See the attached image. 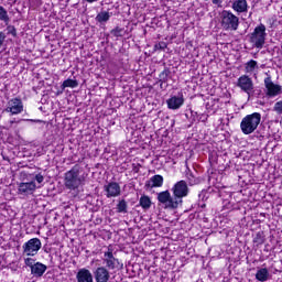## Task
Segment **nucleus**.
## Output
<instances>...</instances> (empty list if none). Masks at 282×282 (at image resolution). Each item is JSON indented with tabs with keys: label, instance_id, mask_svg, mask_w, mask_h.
Segmentation results:
<instances>
[{
	"label": "nucleus",
	"instance_id": "f257e3e1",
	"mask_svg": "<svg viewBox=\"0 0 282 282\" xmlns=\"http://www.w3.org/2000/svg\"><path fill=\"white\" fill-rule=\"evenodd\" d=\"M82 169L78 164H75L64 174V185L68 191H76L83 184V177L80 176Z\"/></svg>",
	"mask_w": 282,
	"mask_h": 282
},
{
	"label": "nucleus",
	"instance_id": "f03ea898",
	"mask_svg": "<svg viewBox=\"0 0 282 282\" xmlns=\"http://www.w3.org/2000/svg\"><path fill=\"white\" fill-rule=\"evenodd\" d=\"M259 124H261V113L253 112L242 118L240 129L245 135H250L257 131Z\"/></svg>",
	"mask_w": 282,
	"mask_h": 282
},
{
	"label": "nucleus",
	"instance_id": "7ed1b4c3",
	"mask_svg": "<svg viewBox=\"0 0 282 282\" xmlns=\"http://www.w3.org/2000/svg\"><path fill=\"white\" fill-rule=\"evenodd\" d=\"M219 17L223 30L226 32H237L239 30V17L235 15L232 11L223 10Z\"/></svg>",
	"mask_w": 282,
	"mask_h": 282
},
{
	"label": "nucleus",
	"instance_id": "20e7f679",
	"mask_svg": "<svg viewBox=\"0 0 282 282\" xmlns=\"http://www.w3.org/2000/svg\"><path fill=\"white\" fill-rule=\"evenodd\" d=\"M171 192L178 207H182L184 197L188 196V183L186 181H178L171 188Z\"/></svg>",
	"mask_w": 282,
	"mask_h": 282
},
{
	"label": "nucleus",
	"instance_id": "39448f33",
	"mask_svg": "<svg viewBox=\"0 0 282 282\" xmlns=\"http://www.w3.org/2000/svg\"><path fill=\"white\" fill-rule=\"evenodd\" d=\"M265 25L260 24L256 26L254 31L250 35V43L258 50H261L265 45Z\"/></svg>",
	"mask_w": 282,
	"mask_h": 282
},
{
	"label": "nucleus",
	"instance_id": "423d86ee",
	"mask_svg": "<svg viewBox=\"0 0 282 282\" xmlns=\"http://www.w3.org/2000/svg\"><path fill=\"white\" fill-rule=\"evenodd\" d=\"M102 263L105 264L104 268L108 271L120 270V268H122L120 260L113 257V249L111 247H108V250L104 252Z\"/></svg>",
	"mask_w": 282,
	"mask_h": 282
},
{
	"label": "nucleus",
	"instance_id": "0eeeda50",
	"mask_svg": "<svg viewBox=\"0 0 282 282\" xmlns=\"http://www.w3.org/2000/svg\"><path fill=\"white\" fill-rule=\"evenodd\" d=\"M158 202L163 204L167 210H177L180 205L176 203L174 196H171V192L164 191L158 194Z\"/></svg>",
	"mask_w": 282,
	"mask_h": 282
},
{
	"label": "nucleus",
	"instance_id": "6e6552de",
	"mask_svg": "<svg viewBox=\"0 0 282 282\" xmlns=\"http://www.w3.org/2000/svg\"><path fill=\"white\" fill-rule=\"evenodd\" d=\"M41 248L42 243L39 238H32L22 246L23 254H26V257H36Z\"/></svg>",
	"mask_w": 282,
	"mask_h": 282
},
{
	"label": "nucleus",
	"instance_id": "1a4fd4ad",
	"mask_svg": "<svg viewBox=\"0 0 282 282\" xmlns=\"http://www.w3.org/2000/svg\"><path fill=\"white\" fill-rule=\"evenodd\" d=\"M237 87L241 89V91H245L249 97L254 94V83L252 82V78L248 75H241L237 80Z\"/></svg>",
	"mask_w": 282,
	"mask_h": 282
},
{
	"label": "nucleus",
	"instance_id": "9d476101",
	"mask_svg": "<svg viewBox=\"0 0 282 282\" xmlns=\"http://www.w3.org/2000/svg\"><path fill=\"white\" fill-rule=\"evenodd\" d=\"M264 87L267 89L265 94L269 98H274V96L282 94L281 85L272 83V76L270 75L264 79Z\"/></svg>",
	"mask_w": 282,
	"mask_h": 282
},
{
	"label": "nucleus",
	"instance_id": "9b49d317",
	"mask_svg": "<svg viewBox=\"0 0 282 282\" xmlns=\"http://www.w3.org/2000/svg\"><path fill=\"white\" fill-rule=\"evenodd\" d=\"M93 276L96 282H109L111 279V273L109 272V269L107 267H97L93 271Z\"/></svg>",
	"mask_w": 282,
	"mask_h": 282
},
{
	"label": "nucleus",
	"instance_id": "f8f14e48",
	"mask_svg": "<svg viewBox=\"0 0 282 282\" xmlns=\"http://www.w3.org/2000/svg\"><path fill=\"white\" fill-rule=\"evenodd\" d=\"M7 113H12L15 116L17 113H21L23 111V101L19 98H13L8 102L7 108L4 109Z\"/></svg>",
	"mask_w": 282,
	"mask_h": 282
},
{
	"label": "nucleus",
	"instance_id": "ddd939ff",
	"mask_svg": "<svg viewBox=\"0 0 282 282\" xmlns=\"http://www.w3.org/2000/svg\"><path fill=\"white\" fill-rule=\"evenodd\" d=\"M167 109L176 110L184 105V94L180 91L177 96H172L166 100Z\"/></svg>",
	"mask_w": 282,
	"mask_h": 282
},
{
	"label": "nucleus",
	"instance_id": "4468645a",
	"mask_svg": "<svg viewBox=\"0 0 282 282\" xmlns=\"http://www.w3.org/2000/svg\"><path fill=\"white\" fill-rule=\"evenodd\" d=\"M104 191L106 192V197H119L121 189L120 184L116 182H110L107 185L104 186Z\"/></svg>",
	"mask_w": 282,
	"mask_h": 282
},
{
	"label": "nucleus",
	"instance_id": "2eb2a0df",
	"mask_svg": "<svg viewBox=\"0 0 282 282\" xmlns=\"http://www.w3.org/2000/svg\"><path fill=\"white\" fill-rule=\"evenodd\" d=\"M34 191H36V183L34 181L20 183L18 186L20 195H33Z\"/></svg>",
	"mask_w": 282,
	"mask_h": 282
},
{
	"label": "nucleus",
	"instance_id": "dca6fc26",
	"mask_svg": "<svg viewBox=\"0 0 282 282\" xmlns=\"http://www.w3.org/2000/svg\"><path fill=\"white\" fill-rule=\"evenodd\" d=\"M76 280L77 282H94V274H91L89 269L83 268L78 270Z\"/></svg>",
	"mask_w": 282,
	"mask_h": 282
},
{
	"label": "nucleus",
	"instance_id": "f3484780",
	"mask_svg": "<svg viewBox=\"0 0 282 282\" xmlns=\"http://www.w3.org/2000/svg\"><path fill=\"white\" fill-rule=\"evenodd\" d=\"M164 184V177L160 174L152 176L145 183V188H160Z\"/></svg>",
	"mask_w": 282,
	"mask_h": 282
},
{
	"label": "nucleus",
	"instance_id": "a211bd4d",
	"mask_svg": "<svg viewBox=\"0 0 282 282\" xmlns=\"http://www.w3.org/2000/svg\"><path fill=\"white\" fill-rule=\"evenodd\" d=\"M47 271V265L41 263V262H35V264L31 268V274L33 276H36L37 279H41Z\"/></svg>",
	"mask_w": 282,
	"mask_h": 282
},
{
	"label": "nucleus",
	"instance_id": "6ab92c4d",
	"mask_svg": "<svg viewBox=\"0 0 282 282\" xmlns=\"http://www.w3.org/2000/svg\"><path fill=\"white\" fill-rule=\"evenodd\" d=\"M231 8H232V10H235V12H238L239 14H241L243 12H248V1L236 0L232 2Z\"/></svg>",
	"mask_w": 282,
	"mask_h": 282
},
{
	"label": "nucleus",
	"instance_id": "aec40b11",
	"mask_svg": "<svg viewBox=\"0 0 282 282\" xmlns=\"http://www.w3.org/2000/svg\"><path fill=\"white\" fill-rule=\"evenodd\" d=\"M257 281L265 282L270 279V271H268V268H261L258 269L256 273Z\"/></svg>",
	"mask_w": 282,
	"mask_h": 282
},
{
	"label": "nucleus",
	"instance_id": "412c9836",
	"mask_svg": "<svg viewBox=\"0 0 282 282\" xmlns=\"http://www.w3.org/2000/svg\"><path fill=\"white\" fill-rule=\"evenodd\" d=\"M186 177L189 186H197L202 184V182H204V178L202 176H197L193 173H187Z\"/></svg>",
	"mask_w": 282,
	"mask_h": 282
},
{
	"label": "nucleus",
	"instance_id": "4be33fe9",
	"mask_svg": "<svg viewBox=\"0 0 282 282\" xmlns=\"http://www.w3.org/2000/svg\"><path fill=\"white\" fill-rule=\"evenodd\" d=\"M109 19H111V13H109V11H100L95 18L97 23H107Z\"/></svg>",
	"mask_w": 282,
	"mask_h": 282
},
{
	"label": "nucleus",
	"instance_id": "5701e85b",
	"mask_svg": "<svg viewBox=\"0 0 282 282\" xmlns=\"http://www.w3.org/2000/svg\"><path fill=\"white\" fill-rule=\"evenodd\" d=\"M169 78H171V68L164 67L159 74L158 83H169Z\"/></svg>",
	"mask_w": 282,
	"mask_h": 282
},
{
	"label": "nucleus",
	"instance_id": "b1692460",
	"mask_svg": "<svg viewBox=\"0 0 282 282\" xmlns=\"http://www.w3.org/2000/svg\"><path fill=\"white\" fill-rule=\"evenodd\" d=\"M151 197L147 195H142L140 197L139 205L141 206V208H143V210H149V208H151Z\"/></svg>",
	"mask_w": 282,
	"mask_h": 282
},
{
	"label": "nucleus",
	"instance_id": "393cba45",
	"mask_svg": "<svg viewBox=\"0 0 282 282\" xmlns=\"http://www.w3.org/2000/svg\"><path fill=\"white\" fill-rule=\"evenodd\" d=\"M67 87L75 89V87H78V80H76V79L64 80L63 84L61 85L62 91H65V89H67Z\"/></svg>",
	"mask_w": 282,
	"mask_h": 282
},
{
	"label": "nucleus",
	"instance_id": "a878e982",
	"mask_svg": "<svg viewBox=\"0 0 282 282\" xmlns=\"http://www.w3.org/2000/svg\"><path fill=\"white\" fill-rule=\"evenodd\" d=\"M257 67H259L257 61L251 59L246 63L245 72H246V74H252V72H254V69H257Z\"/></svg>",
	"mask_w": 282,
	"mask_h": 282
},
{
	"label": "nucleus",
	"instance_id": "bb28decb",
	"mask_svg": "<svg viewBox=\"0 0 282 282\" xmlns=\"http://www.w3.org/2000/svg\"><path fill=\"white\" fill-rule=\"evenodd\" d=\"M127 208H129V205L127 204V200L126 199L119 200V203L117 204V213L127 214L128 213Z\"/></svg>",
	"mask_w": 282,
	"mask_h": 282
},
{
	"label": "nucleus",
	"instance_id": "cd10ccee",
	"mask_svg": "<svg viewBox=\"0 0 282 282\" xmlns=\"http://www.w3.org/2000/svg\"><path fill=\"white\" fill-rule=\"evenodd\" d=\"M253 243H256L257 246H263V243H265V237L263 236V231H259L256 234L253 238Z\"/></svg>",
	"mask_w": 282,
	"mask_h": 282
},
{
	"label": "nucleus",
	"instance_id": "c85d7f7f",
	"mask_svg": "<svg viewBox=\"0 0 282 282\" xmlns=\"http://www.w3.org/2000/svg\"><path fill=\"white\" fill-rule=\"evenodd\" d=\"M0 21H3L4 23H10V15H8V10L6 8L0 6Z\"/></svg>",
	"mask_w": 282,
	"mask_h": 282
},
{
	"label": "nucleus",
	"instance_id": "c756f323",
	"mask_svg": "<svg viewBox=\"0 0 282 282\" xmlns=\"http://www.w3.org/2000/svg\"><path fill=\"white\" fill-rule=\"evenodd\" d=\"M122 32H124V29L117 26L110 31V34H112V36H116L118 39L120 36H124Z\"/></svg>",
	"mask_w": 282,
	"mask_h": 282
},
{
	"label": "nucleus",
	"instance_id": "7c9ffc66",
	"mask_svg": "<svg viewBox=\"0 0 282 282\" xmlns=\"http://www.w3.org/2000/svg\"><path fill=\"white\" fill-rule=\"evenodd\" d=\"M273 111H276L279 116L282 115V100L274 104Z\"/></svg>",
	"mask_w": 282,
	"mask_h": 282
},
{
	"label": "nucleus",
	"instance_id": "2f4dec72",
	"mask_svg": "<svg viewBox=\"0 0 282 282\" xmlns=\"http://www.w3.org/2000/svg\"><path fill=\"white\" fill-rule=\"evenodd\" d=\"M34 261H35V260L32 259V258H26V259H24L25 265H28V268H31V270H32V268L35 265V262H34Z\"/></svg>",
	"mask_w": 282,
	"mask_h": 282
},
{
	"label": "nucleus",
	"instance_id": "473e14b6",
	"mask_svg": "<svg viewBox=\"0 0 282 282\" xmlns=\"http://www.w3.org/2000/svg\"><path fill=\"white\" fill-rule=\"evenodd\" d=\"M167 44L166 42H159L158 44L154 45V50H166Z\"/></svg>",
	"mask_w": 282,
	"mask_h": 282
},
{
	"label": "nucleus",
	"instance_id": "72a5a7b5",
	"mask_svg": "<svg viewBox=\"0 0 282 282\" xmlns=\"http://www.w3.org/2000/svg\"><path fill=\"white\" fill-rule=\"evenodd\" d=\"M8 34H12L14 37H17V28L14 25L7 26Z\"/></svg>",
	"mask_w": 282,
	"mask_h": 282
},
{
	"label": "nucleus",
	"instance_id": "f704fd0d",
	"mask_svg": "<svg viewBox=\"0 0 282 282\" xmlns=\"http://www.w3.org/2000/svg\"><path fill=\"white\" fill-rule=\"evenodd\" d=\"M34 180L37 182V184H43L45 176H43L41 173H39L35 175Z\"/></svg>",
	"mask_w": 282,
	"mask_h": 282
},
{
	"label": "nucleus",
	"instance_id": "c9c22d12",
	"mask_svg": "<svg viewBox=\"0 0 282 282\" xmlns=\"http://www.w3.org/2000/svg\"><path fill=\"white\" fill-rule=\"evenodd\" d=\"M4 42H6V33L0 32V47L3 45Z\"/></svg>",
	"mask_w": 282,
	"mask_h": 282
},
{
	"label": "nucleus",
	"instance_id": "e433bc0d",
	"mask_svg": "<svg viewBox=\"0 0 282 282\" xmlns=\"http://www.w3.org/2000/svg\"><path fill=\"white\" fill-rule=\"evenodd\" d=\"M26 122H43L41 119H26Z\"/></svg>",
	"mask_w": 282,
	"mask_h": 282
},
{
	"label": "nucleus",
	"instance_id": "4c0bfd02",
	"mask_svg": "<svg viewBox=\"0 0 282 282\" xmlns=\"http://www.w3.org/2000/svg\"><path fill=\"white\" fill-rule=\"evenodd\" d=\"M166 85V83H160V89H166V87H169V85Z\"/></svg>",
	"mask_w": 282,
	"mask_h": 282
},
{
	"label": "nucleus",
	"instance_id": "58836bf2",
	"mask_svg": "<svg viewBox=\"0 0 282 282\" xmlns=\"http://www.w3.org/2000/svg\"><path fill=\"white\" fill-rule=\"evenodd\" d=\"M133 171H134V173H139V172H140V169H139L138 166H134V167H133Z\"/></svg>",
	"mask_w": 282,
	"mask_h": 282
},
{
	"label": "nucleus",
	"instance_id": "ea45409f",
	"mask_svg": "<svg viewBox=\"0 0 282 282\" xmlns=\"http://www.w3.org/2000/svg\"><path fill=\"white\" fill-rule=\"evenodd\" d=\"M87 1V3H96V1H98V0H86Z\"/></svg>",
	"mask_w": 282,
	"mask_h": 282
},
{
	"label": "nucleus",
	"instance_id": "a19ab883",
	"mask_svg": "<svg viewBox=\"0 0 282 282\" xmlns=\"http://www.w3.org/2000/svg\"><path fill=\"white\" fill-rule=\"evenodd\" d=\"M204 195H206V191H203V192L198 195V197H203Z\"/></svg>",
	"mask_w": 282,
	"mask_h": 282
},
{
	"label": "nucleus",
	"instance_id": "79ce46f5",
	"mask_svg": "<svg viewBox=\"0 0 282 282\" xmlns=\"http://www.w3.org/2000/svg\"><path fill=\"white\" fill-rule=\"evenodd\" d=\"M249 17H252V12L249 13Z\"/></svg>",
	"mask_w": 282,
	"mask_h": 282
}]
</instances>
